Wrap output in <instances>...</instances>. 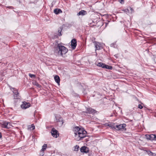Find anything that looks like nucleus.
I'll list each match as a JSON object with an SVG mask.
<instances>
[{
  "mask_svg": "<svg viewBox=\"0 0 156 156\" xmlns=\"http://www.w3.org/2000/svg\"><path fill=\"white\" fill-rule=\"evenodd\" d=\"M75 139L77 141L81 140L86 136L87 132L83 129H81L78 126H76L73 129Z\"/></svg>",
  "mask_w": 156,
  "mask_h": 156,
  "instance_id": "obj_1",
  "label": "nucleus"
},
{
  "mask_svg": "<svg viewBox=\"0 0 156 156\" xmlns=\"http://www.w3.org/2000/svg\"><path fill=\"white\" fill-rule=\"evenodd\" d=\"M54 51L55 52L58 53L59 55L62 56L67 52L68 50L65 46L58 44L55 48Z\"/></svg>",
  "mask_w": 156,
  "mask_h": 156,
  "instance_id": "obj_2",
  "label": "nucleus"
},
{
  "mask_svg": "<svg viewBox=\"0 0 156 156\" xmlns=\"http://www.w3.org/2000/svg\"><path fill=\"white\" fill-rule=\"evenodd\" d=\"M95 45V50H99L102 48V44L98 42L94 41L93 42Z\"/></svg>",
  "mask_w": 156,
  "mask_h": 156,
  "instance_id": "obj_3",
  "label": "nucleus"
},
{
  "mask_svg": "<svg viewBox=\"0 0 156 156\" xmlns=\"http://www.w3.org/2000/svg\"><path fill=\"white\" fill-rule=\"evenodd\" d=\"M126 124H120L119 125H116V129L117 130H121L123 129V130H126Z\"/></svg>",
  "mask_w": 156,
  "mask_h": 156,
  "instance_id": "obj_4",
  "label": "nucleus"
},
{
  "mask_svg": "<svg viewBox=\"0 0 156 156\" xmlns=\"http://www.w3.org/2000/svg\"><path fill=\"white\" fill-rule=\"evenodd\" d=\"M51 132V135L54 137L57 138L59 136V134L58 131L55 129L54 128H53L52 129Z\"/></svg>",
  "mask_w": 156,
  "mask_h": 156,
  "instance_id": "obj_5",
  "label": "nucleus"
},
{
  "mask_svg": "<svg viewBox=\"0 0 156 156\" xmlns=\"http://www.w3.org/2000/svg\"><path fill=\"white\" fill-rule=\"evenodd\" d=\"M145 136L147 140H156V136L154 134L146 135Z\"/></svg>",
  "mask_w": 156,
  "mask_h": 156,
  "instance_id": "obj_6",
  "label": "nucleus"
},
{
  "mask_svg": "<svg viewBox=\"0 0 156 156\" xmlns=\"http://www.w3.org/2000/svg\"><path fill=\"white\" fill-rule=\"evenodd\" d=\"M30 105L29 103L24 101L23 102V104L21 105V107L22 108L25 109L30 107Z\"/></svg>",
  "mask_w": 156,
  "mask_h": 156,
  "instance_id": "obj_7",
  "label": "nucleus"
},
{
  "mask_svg": "<svg viewBox=\"0 0 156 156\" xmlns=\"http://www.w3.org/2000/svg\"><path fill=\"white\" fill-rule=\"evenodd\" d=\"M71 47L73 49H74L76 46V41L75 39H72L71 41Z\"/></svg>",
  "mask_w": 156,
  "mask_h": 156,
  "instance_id": "obj_8",
  "label": "nucleus"
},
{
  "mask_svg": "<svg viewBox=\"0 0 156 156\" xmlns=\"http://www.w3.org/2000/svg\"><path fill=\"white\" fill-rule=\"evenodd\" d=\"M62 30V29L61 28H59L58 31V34H57V33H55L54 34V38H57L58 36H60L62 35L61 33Z\"/></svg>",
  "mask_w": 156,
  "mask_h": 156,
  "instance_id": "obj_9",
  "label": "nucleus"
},
{
  "mask_svg": "<svg viewBox=\"0 0 156 156\" xmlns=\"http://www.w3.org/2000/svg\"><path fill=\"white\" fill-rule=\"evenodd\" d=\"M88 148L85 146L82 147L80 149V151L82 153H87L89 152Z\"/></svg>",
  "mask_w": 156,
  "mask_h": 156,
  "instance_id": "obj_10",
  "label": "nucleus"
},
{
  "mask_svg": "<svg viewBox=\"0 0 156 156\" xmlns=\"http://www.w3.org/2000/svg\"><path fill=\"white\" fill-rule=\"evenodd\" d=\"M13 89V92L14 94V99H17L19 98V93L16 89L14 88H12Z\"/></svg>",
  "mask_w": 156,
  "mask_h": 156,
  "instance_id": "obj_11",
  "label": "nucleus"
},
{
  "mask_svg": "<svg viewBox=\"0 0 156 156\" xmlns=\"http://www.w3.org/2000/svg\"><path fill=\"white\" fill-rule=\"evenodd\" d=\"M9 124H10V122H4L2 125V127L4 128L9 129L10 128V126H8Z\"/></svg>",
  "mask_w": 156,
  "mask_h": 156,
  "instance_id": "obj_12",
  "label": "nucleus"
},
{
  "mask_svg": "<svg viewBox=\"0 0 156 156\" xmlns=\"http://www.w3.org/2000/svg\"><path fill=\"white\" fill-rule=\"evenodd\" d=\"M87 113H89V114L95 113V111L94 110L90 108H87Z\"/></svg>",
  "mask_w": 156,
  "mask_h": 156,
  "instance_id": "obj_13",
  "label": "nucleus"
},
{
  "mask_svg": "<svg viewBox=\"0 0 156 156\" xmlns=\"http://www.w3.org/2000/svg\"><path fill=\"white\" fill-rule=\"evenodd\" d=\"M87 14V12L86 11L83 10H82L79 12L77 13V15L78 16L82 15L84 16Z\"/></svg>",
  "mask_w": 156,
  "mask_h": 156,
  "instance_id": "obj_14",
  "label": "nucleus"
},
{
  "mask_svg": "<svg viewBox=\"0 0 156 156\" xmlns=\"http://www.w3.org/2000/svg\"><path fill=\"white\" fill-rule=\"evenodd\" d=\"M54 78L56 82L59 84L60 82V78L59 76L57 75H56L55 76Z\"/></svg>",
  "mask_w": 156,
  "mask_h": 156,
  "instance_id": "obj_15",
  "label": "nucleus"
},
{
  "mask_svg": "<svg viewBox=\"0 0 156 156\" xmlns=\"http://www.w3.org/2000/svg\"><path fill=\"white\" fill-rule=\"evenodd\" d=\"M54 12L55 14H58L59 13H62V12L60 9H56L54 10Z\"/></svg>",
  "mask_w": 156,
  "mask_h": 156,
  "instance_id": "obj_16",
  "label": "nucleus"
},
{
  "mask_svg": "<svg viewBox=\"0 0 156 156\" xmlns=\"http://www.w3.org/2000/svg\"><path fill=\"white\" fill-rule=\"evenodd\" d=\"M35 129V126L34 124H32L31 125H29L28 127V130H32Z\"/></svg>",
  "mask_w": 156,
  "mask_h": 156,
  "instance_id": "obj_17",
  "label": "nucleus"
},
{
  "mask_svg": "<svg viewBox=\"0 0 156 156\" xmlns=\"http://www.w3.org/2000/svg\"><path fill=\"white\" fill-rule=\"evenodd\" d=\"M97 66L100 67H101L102 68H104L105 66V64L103 63L102 62H99L97 64Z\"/></svg>",
  "mask_w": 156,
  "mask_h": 156,
  "instance_id": "obj_18",
  "label": "nucleus"
},
{
  "mask_svg": "<svg viewBox=\"0 0 156 156\" xmlns=\"http://www.w3.org/2000/svg\"><path fill=\"white\" fill-rule=\"evenodd\" d=\"M57 120L58 122H60L62 125L63 123V119L62 117H59L58 119H57Z\"/></svg>",
  "mask_w": 156,
  "mask_h": 156,
  "instance_id": "obj_19",
  "label": "nucleus"
},
{
  "mask_svg": "<svg viewBox=\"0 0 156 156\" xmlns=\"http://www.w3.org/2000/svg\"><path fill=\"white\" fill-rule=\"evenodd\" d=\"M108 126L109 127H111V128L112 129H116V125H115V124H109V125H108Z\"/></svg>",
  "mask_w": 156,
  "mask_h": 156,
  "instance_id": "obj_20",
  "label": "nucleus"
},
{
  "mask_svg": "<svg viewBox=\"0 0 156 156\" xmlns=\"http://www.w3.org/2000/svg\"><path fill=\"white\" fill-rule=\"evenodd\" d=\"M47 147V144H44L42 147V149L41 150V151H44L46 149Z\"/></svg>",
  "mask_w": 156,
  "mask_h": 156,
  "instance_id": "obj_21",
  "label": "nucleus"
},
{
  "mask_svg": "<svg viewBox=\"0 0 156 156\" xmlns=\"http://www.w3.org/2000/svg\"><path fill=\"white\" fill-rule=\"evenodd\" d=\"M104 68H106L109 69H112V67L111 66H109L108 65L105 64V66Z\"/></svg>",
  "mask_w": 156,
  "mask_h": 156,
  "instance_id": "obj_22",
  "label": "nucleus"
},
{
  "mask_svg": "<svg viewBox=\"0 0 156 156\" xmlns=\"http://www.w3.org/2000/svg\"><path fill=\"white\" fill-rule=\"evenodd\" d=\"M29 76L31 78H35L36 76L34 74H31L30 73H29Z\"/></svg>",
  "mask_w": 156,
  "mask_h": 156,
  "instance_id": "obj_23",
  "label": "nucleus"
},
{
  "mask_svg": "<svg viewBox=\"0 0 156 156\" xmlns=\"http://www.w3.org/2000/svg\"><path fill=\"white\" fill-rule=\"evenodd\" d=\"M129 13L132 14L134 10L132 8L129 7Z\"/></svg>",
  "mask_w": 156,
  "mask_h": 156,
  "instance_id": "obj_24",
  "label": "nucleus"
},
{
  "mask_svg": "<svg viewBox=\"0 0 156 156\" xmlns=\"http://www.w3.org/2000/svg\"><path fill=\"white\" fill-rule=\"evenodd\" d=\"M33 84L36 86L38 87H41V86L36 82H35Z\"/></svg>",
  "mask_w": 156,
  "mask_h": 156,
  "instance_id": "obj_25",
  "label": "nucleus"
},
{
  "mask_svg": "<svg viewBox=\"0 0 156 156\" xmlns=\"http://www.w3.org/2000/svg\"><path fill=\"white\" fill-rule=\"evenodd\" d=\"M79 148V146L77 145H76L74 149V151H77L78 150V149Z\"/></svg>",
  "mask_w": 156,
  "mask_h": 156,
  "instance_id": "obj_26",
  "label": "nucleus"
},
{
  "mask_svg": "<svg viewBox=\"0 0 156 156\" xmlns=\"http://www.w3.org/2000/svg\"><path fill=\"white\" fill-rule=\"evenodd\" d=\"M123 10L126 12L129 13V8H127V9H126Z\"/></svg>",
  "mask_w": 156,
  "mask_h": 156,
  "instance_id": "obj_27",
  "label": "nucleus"
},
{
  "mask_svg": "<svg viewBox=\"0 0 156 156\" xmlns=\"http://www.w3.org/2000/svg\"><path fill=\"white\" fill-rule=\"evenodd\" d=\"M44 151H41L40 152V156H43L44 154Z\"/></svg>",
  "mask_w": 156,
  "mask_h": 156,
  "instance_id": "obj_28",
  "label": "nucleus"
},
{
  "mask_svg": "<svg viewBox=\"0 0 156 156\" xmlns=\"http://www.w3.org/2000/svg\"><path fill=\"white\" fill-rule=\"evenodd\" d=\"M138 108L140 109L143 108V106L140 104H139L138 105Z\"/></svg>",
  "mask_w": 156,
  "mask_h": 156,
  "instance_id": "obj_29",
  "label": "nucleus"
},
{
  "mask_svg": "<svg viewBox=\"0 0 156 156\" xmlns=\"http://www.w3.org/2000/svg\"><path fill=\"white\" fill-rule=\"evenodd\" d=\"M109 124H108V123H105L104 125L105 126H108V125H109Z\"/></svg>",
  "mask_w": 156,
  "mask_h": 156,
  "instance_id": "obj_30",
  "label": "nucleus"
},
{
  "mask_svg": "<svg viewBox=\"0 0 156 156\" xmlns=\"http://www.w3.org/2000/svg\"><path fill=\"white\" fill-rule=\"evenodd\" d=\"M2 137V134L1 133H0V138Z\"/></svg>",
  "mask_w": 156,
  "mask_h": 156,
  "instance_id": "obj_31",
  "label": "nucleus"
},
{
  "mask_svg": "<svg viewBox=\"0 0 156 156\" xmlns=\"http://www.w3.org/2000/svg\"><path fill=\"white\" fill-rule=\"evenodd\" d=\"M121 1V2H124V0H120Z\"/></svg>",
  "mask_w": 156,
  "mask_h": 156,
  "instance_id": "obj_32",
  "label": "nucleus"
},
{
  "mask_svg": "<svg viewBox=\"0 0 156 156\" xmlns=\"http://www.w3.org/2000/svg\"><path fill=\"white\" fill-rule=\"evenodd\" d=\"M8 126H9L10 127V124H9V125H8Z\"/></svg>",
  "mask_w": 156,
  "mask_h": 156,
  "instance_id": "obj_33",
  "label": "nucleus"
},
{
  "mask_svg": "<svg viewBox=\"0 0 156 156\" xmlns=\"http://www.w3.org/2000/svg\"><path fill=\"white\" fill-rule=\"evenodd\" d=\"M148 152H149L150 153H152V152H151V151H148Z\"/></svg>",
  "mask_w": 156,
  "mask_h": 156,
  "instance_id": "obj_34",
  "label": "nucleus"
},
{
  "mask_svg": "<svg viewBox=\"0 0 156 156\" xmlns=\"http://www.w3.org/2000/svg\"><path fill=\"white\" fill-rule=\"evenodd\" d=\"M10 8H12V7H10Z\"/></svg>",
  "mask_w": 156,
  "mask_h": 156,
  "instance_id": "obj_35",
  "label": "nucleus"
}]
</instances>
